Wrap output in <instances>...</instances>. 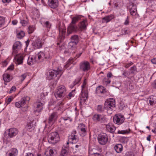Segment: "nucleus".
I'll return each instance as SVG.
<instances>
[{"mask_svg": "<svg viewBox=\"0 0 156 156\" xmlns=\"http://www.w3.org/2000/svg\"><path fill=\"white\" fill-rule=\"evenodd\" d=\"M71 41L77 44L79 41V37L77 35H74L71 37Z\"/></svg>", "mask_w": 156, "mask_h": 156, "instance_id": "f704fd0d", "label": "nucleus"}, {"mask_svg": "<svg viewBox=\"0 0 156 156\" xmlns=\"http://www.w3.org/2000/svg\"><path fill=\"white\" fill-rule=\"evenodd\" d=\"M21 44L19 41L16 42L13 44L12 54L14 56V58H33L34 57H30V56H29L28 55L24 53L19 54L16 53L17 50L21 48Z\"/></svg>", "mask_w": 156, "mask_h": 156, "instance_id": "f257e3e1", "label": "nucleus"}, {"mask_svg": "<svg viewBox=\"0 0 156 156\" xmlns=\"http://www.w3.org/2000/svg\"><path fill=\"white\" fill-rule=\"evenodd\" d=\"M27 76V73H25L22 75L21 76H19V77L21 81V82H23L25 79V78H26V76Z\"/></svg>", "mask_w": 156, "mask_h": 156, "instance_id": "8fccbe9b", "label": "nucleus"}, {"mask_svg": "<svg viewBox=\"0 0 156 156\" xmlns=\"http://www.w3.org/2000/svg\"><path fill=\"white\" fill-rule=\"evenodd\" d=\"M61 119L63 120L64 121L69 120L70 122H71L72 120V119L70 117H62L61 118Z\"/></svg>", "mask_w": 156, "mask_h": 156, "instance_id": "6e6d98bb", "label": "nucleus"}, {"mask_svg": "<svg viewBox=\"0 0 156 156\" xmlns=\"http://www.w3.org/2000/svg\"><path fill=\"white\" fill-rule=\"evenodd\" d=\"M25 128L28 131L31 132L34 129V126L32 123L29 122L27 124Z\"/></svg>", "mask_w": 156, "mask_h": 156, "instance_id": "c85d7f7f", "label": "nucleus"}, {"mask_svg": "<svg viewBox=\"0 0 156 156\" xmlns=\"http://www.w3.org/2000/svg\"><path fill=\"white\" fill-rule=\"evenodd\" d=\"M45 56L44 53L43 52L40 51L35 56L34 58H45Z\"/></svg>", "mask_w": 156, "mask_h": 156, "instance_id": "4c0bfd02", "label": "nucleus"}, {"mask_svg": "<svg viewBox=\"0 0 156 156\" xmlns=\"http://www.w3.org/2000/svg\"><path fill=\"white\" fill-rule=\"evenodd\" d=\"M75 59H69L67 62L66 66H69L71 64H73V65L76 64V62H74Z\"/></svg>", "mask_w": 156, "mask_h": 156, "instance_id": "c03bdc74", "label": "nucleus"}, {"mask_svg": "<svg viewBox=\"0 0 156 156\" xmlns=\"http://www.w3.org/2000/svg\"><path fill=\"white\" fill-rule=\"evenodd\" d=\"M77 132L75 130H73L70 135L68 137L69 141L72 142V143H76L78 141V139L76 135Z\"/></svg>", "mask_w": 156, "mask_h": 156, "instance_id": "9b49d317", "label": "nucleus"}, {"mask_svg": "<svg viewBox=\"0 0 156 156\" xmlns=\"http://www.w3.org/2000/svg\"><path fill=\"white\" fill-rule=\"evenodd\" d=\"M3 79L5 82H9L12 79V76L9 74L5 73L3 75Z\"/></svg>", "mask_w": 156, "mask_h": 156, "instance_id": "a878e982", "label": "nucleus"}, {"mask_svg": "<svg viewBox=\"0 0 156 156\" xmlns=\"http://www.w3.org/2000/svg\"><path fill=\"white\" fill-rule=\"evenodd\" d=\"M57 118V114L55 112L52 113L48 119V123L51 125H52L56 121Z\"/></svg>", "mask_w": 156, "mask_h": 156, "instance_id": "a211bd4d", "label": "nucleus"}, {"mask_svg": "<svg viewBox=\"0 0 156 156\" xmlns=\"http://www.w3.org/2000/svg\"><path fill=\"white\" fill-rule=\"evenodd\" d=\"M43 104L41 102H36L34 104V111L38 112H41L43 109Z\"/></svg>", "mask_w": 156, "mask_h": 156, "instance_id": "f3484780", "label": "nucleus"}, {"mask_svg": "<svg viewBox=\"0 0 156 156\" xmlns=\"http://www.w3.org/2000/svg\"><path fill=\"white\" fill-rule=\"evenodd\" d=\"M151 61L153 64H156V59H151Z\"/></svg>", "mask_w": 156, "mask_h": 156, "instance_id": "774afa93", "label": "nucleus"}, {"mask_svg": "<svg viewBox=\"0 0 156 156\" xmlns=\"http://www.w3.org/2000/svg\"><path fill=\"white\" fill-rule=\"evenodd\" d=\"M114 18V16L112 15H108L103 18L102 19V23H107L110 21Z\"/></svg>", "mask_w": 156, "mask_h": 156, "instance_id": "393cba45", "label": "nucleus"}, {"mask_svg": "<svg viewBox=\"0 0 156 156\" xmlns=\"http://www.w3.org/2000/svg\"><path fill=\"white\" fill-rule=\"evenodd\" d=\"M44 25L47 30H48L51 27V24L48 21H46L44 23Z\"/></svg>", "mask_w": 156, "mask_h": 156, "instance_id": "864d4df0", "label": "nucleus"}, {"mask_svg": "<svg viewBox=\"0 0 156 156\" xmlns=\"http://www.w3.org/2000/svg\"><path fill=\"white\" fill-rule=\"evenodd\" d=\"M99 143L101 145H105L108 141V137L105 133H102L99 134L98 137Z\"/></svg>", "mask_w": 156, "mask_h": 156, "instance_id": "423d86ee", "label": "nucleus"}, {"mask_svg": "<svg viewBox=\"0 0 156 156\" xmlns=\"http://www.w3.org/2000/svg\"><path fill=\"white\" fill-rule=\"evenodd\" d=\"M23 15L22 16L20 17V23L23 26H25L27 25L28 24V21L27 20H23V18L22 17Z\"/></svg>", "mask_w": 156, "mask_h": 156, "instance_id": "72a5a7b5", "label": "nucleus"}, {"mask_svg": "<svg viewBox=\"0 0 156 156\" xmlns=\"http://www.w3.org/2000/svg\"><path fill=\"white\" fill-rule=\"evenodd\" d=\"M14 69V65H11L9 66L7 69V70H12Z\"/></svg>", "mask_w": 156, "mask_h": 156, "instance_id": "0e129e2a", "label": "nucleus"}, {"mask_svg": "<svg viewBox=\"0 0 156 156\" xmlns=\"http://www.w3.org/2000/svg\"><path fill=\"white\" fill-rule=\"evenodd\" d=\"M132 6H133L132 5H129L128 8L130 11L131 14L133 16H135L136 15V6H135L133 9L132 8Z\"/></svg>", "mask_w": 156, "mask_h": 156, "instance_id": "bb28decb", "label": "nucleus"}, {"mask_svg": "<svg viewBox=\"0 0 156 156\" xmlns=\"http://www.w3.org/2000/svg\"><path fill=\"white\" fill-rule=\"evenodd\" d=\"M16 87L15 86H13L11 88L10 91H9V93H12L13 92L15 91L16 90Z\"/></svg>", "mask_w": 156, "mask_h": 156, "instance_id": "bf43d9fd", "label": "nucleus"}, {"mask_svg": "<svg viewBox=\"0 0 156 156\" xmlns=\"http://www.w3.org/2000/svg\"><path fill=\"white\" fill-rule=\"evenodd\" d=\"M24 35V32L23 31H21L17 34V37L18 38L21 39L22 38Z\"/></svg>", "mask_w": 156, "mask_h": 156, "instance_id": "09e8293b", "label": "nucleus"}, {"mask_svg": "<svg viewBox=\"0 0 156 156\" xmlns=\"http://www.w3.org/2000/svg\"><path fill=\"white\" fill-rule=\"evenodd\" d=\"M12 23L13 25H15L17 24L18 21L16 20H14L12 21Z\"/></svg>", "mask_w": 156, "mask_h": 156, "instance_id": "338daca9", "label": "nucleus"}, {"mask_svg": "<svg viewBox=\"0 0 156 156\" xmlns=\"http://www.w3.org/2000/svg\"><path fill=\"white\" fill-rule=\"evenodd\" d=\"M115 101L113 98H110L105 101L104 104V108L107 111H112L115 107Z\"/></svg>", "mask_w": 156, "mask_h": 156, "instance_id": "39448f33", "label": "nucleus"}, {"mask_svg": "<svg viewBox=\"0 0 156 156\" xmlns=\"http://www.w3.org/2000/svg\"><path fill=\"white\" fill-rule=\"evenodd\" d=\"M12 100V99L11 97H9L7 100V101L8 102L7 104H9Z\"/></svg>", "mask_w": 156, "mask_h": 156, "instance_id": "69168bd1", "label": "nucleus"}, {"mask_svg": "<svg viewBox=\"0 0 156 156\" xmlns=\"http://www.w3.org/2000/svg\"><path fill=\"white\" fill-rule=\"evenodd\" d=\"M96 92L97 94H100L101 95H103L105 94L106 90L102 86H99L97 87L96 89Z\"/></svg>", "mask_w": 156, "mask_h": 156, "instance_id": "dca6fc26", "label": "nucleus"}, {"mask_svg": "<svg viewBox=\"0 0 156 156\" xmlns=\"http://www.w3.org/2000/svg\"><path fill=\"white\" fill-rule=\"evenodd\" d=\"M87 127L83 123H80L78 125L77 129L82 136H85L87 134Z\"/></svg>", "mask_w": 156, "mask_h": 156, "instance_id": "1a4fd4ad", "label": "nucleus"}, {"mask_svg": "<svg viewBox=\"0 0 156 156\" xmlns=\"http://www.w3.org/2000/svg\"><path fill=\"white\" fill-rule=\"evenodd\" d=\"M92 118L94 121L101 123H104L106 121L105 117L100 114H94L93 115Z\"/></svg>", "mask_w": 156, "mask_h": 156, "instance_id": "6e6552de", "label": "nucleus"}, {"mask_svg": "<svg viewBox=\"0 0 156 156\" xmlns=\"http://www.w3.org/2000/svg\"><path fill=\"white\" fill-rule=\"evenodd\" d=\"M53 150L50 148H47L44 152V154L46 156H53Z\"/></svg>", "mask_w": 156, "mask_h": 156, "instance_id": "c756f323", "label": "nucleus"}, {"mask_svg": "<svg viewBox=\"0 0 156 156\" xmlns=\"http://www.w3.org/2000/svg\"><path fill=\"white\" fill-rule=\"evenodd\" d=\"M130 130L129 129H126L125 130H119L118 132V133L119 134H128L129 133Z\"/></svg>", "mask_w": 156, "mask_h": 156, "instance_id": "79ce46f5", "label": "nucleus"}, {"mask_svg": "<svg viewBox=\"0 0 156 156\" xmlns=\"http://www.w3.org/2000/svg\"><path fill=\"white\" fill-rule=\"evenodd\" d=\"M62 74V71L60 69H58L57 71L51 70L47 73V78L48 80H51L55 78L58 75H59L60 76Z\"/></svg>", "mask_w": 156, "mask_h": 156, "instance_id": "20e7f679", "label": "nucleus"}, {"mask_svg": "<svg viewBox=\"0 0 156 156\" xmlns=\"http://www.w3.org/2000/svg\"><path fill=\"white\" fill-rule=\"evenodd\" d=\"M99 151L96 148H89V156H101L98 153Z\"/></svg>", "mask_w": 156, "mask_h": 156, "instance_id": "4468645a", "label": "nucleus"}, {"mask_svg": "<svg viewBox=\"0 0 156 156\" xmlns=\"http://www.w3.org/2000/svg\"><path fill=\"white\" fill-rule=\"evenodd\" d=\"M75 94V90H73L69 93L68 95L67 96V98L69 99H70L72 97H74Z\"/></svg>", "mask_w": 156, "mask_h": 156, "instance_id": "a19ab883", "label": "nucleus"}, {"mask_svg": "<svg viewBox=\"0 0 156 156\" xmlns=\"http://www.w3.org/2000/svg\"><path fill=\"white\" fill-rule=\"evenodd\" d=\"M81 16H76L72 18V21L71 24H73L76 23L80 20V19Z\"/></svg>", "mask_w": 156, "mask_h": 156, "instance_id": "7c9ffc66", "label": "nucleus"}, {"mask_svg": "<svg viewBox=\"0 0 156 156\" xmlns=\"http://www.w3.org/2000/svg\"><path fill=\"white\" fill-rule=\"evenodd\" d=\"M124 116L119 114L115 115L113 118L114 122L117 125L121 124L124 122Z\"/></svg>", "mask_w": 156, "mask_h": 156, "instance_id": "0eeeda50", "label": "nucleus"}, {"mask_svg": "<svg viewBox=\"0 0 156 156\" xmlns=\"http://www.w3.org/2000/svg\"><path fill=\"white\" fill-rule=\"evenodd\" d=\"M34 30V27L32 26H29L28 27V32L29 34H30L33 33Z\"/></svg>", "mask_w": 156, "mask_h": 156, "instance_id": "5fc2aeb1", "label": "nucleus"}, {"mask_svg": "<svg viewBox=\"0 0 156 156\" xmlns=\"http://www.w3.org/2000/svg\"><path fill=\"white\" fill-rule=\"evenodd\" d=\"M25 104H24V102H23L21 99L20 101L16 102L15 103V105L16 107L18 108H20L23 106Z\"/></svg>", "mask_w": 156, "mask_h": 156, "instance_id": "e433bc0d", "label": "nucleus"}, {"mask_svg": "<svg viewBox=\"0 0 156 156\" xmlns=\"http://www.w3.org/2000/svg\"><path fill=\"white\" fill-rule=\"evenodd\" d=\"M149 102L151 105H153L156 103V96H152L150 97Z\"/></svg>", "mask_w": 156, "mask_h": 156, "instance_id": "473e14b6", "label": "nucleus"}, {"mask_svg": "<svg viewBox=\"0 0 156 156\" xmlns=\"http://www.w3.org/2000/svg\"><path fill=\"white\" fill-rule=\"evenodd\" d=\"M88 25V23L86 20H84L80 22L78 25V31H82L86 29Z\"/></svg>", "mask_w": 156, "mask_h": 156, "instance_id": "2eb2a0df", "label": "nucleus"}, {"mask_svg": "<svg viewBox=\"0 0 156 156\" xmlns=\"http://www.w3.org/2000/svg\"><path fill=\"white\" fill-rule=\"evenodd\" d=\"M136 69V67L135 66H133L130 68V73H133L134 72L137 71Z\"/></svg>", "mask_w": 156, "mask_h": 156, "instance_id": "603ef678", "label": "nucleus"}, {"mask_svg": "<svg viewBox=\"0 0 156 156\" xmlns=\"http://www.w3.org/2000/svg\"><path fill=\"white\" fill-rule=\"evenodd\" d=\"M69 144V142H67L66 146L64 145L63 147L60 155L61 156H66L68 150Z\"/></svg>", "mask_w": 156, "mask_h": 156, "instance_id": "b1692460", "label": "nucleus"}, {"mask_svg": "<svg viewBox=\"0 0 156 156\" xmlns=\"http://www.w3.org/2000/svg\"><path fill=\"white\" fill-rule=\"evenodd\" d=\"M18 133L17 129L16 128H12L9 129L8 136L11 138L16 136Z\"/></svg>", "mask_w": 156, "mask_h": 156, "instance_id": "6ab92c4d", "label": "nucleus"}, {"mask_svg": "<svg viewBox=\"0 0 156 156\" xmlns=\"http://www.w3.org/2000/svg\"><path fill=\"white\" fill-rule=\"evenodd\" d=\"M44 43L39 38H37L32 44L35 49H39L42 48Z\"/></svg>", "mask_w": 156, "mask_h": 156, "instance_id": "f8f14e48", "label": "nucleus"}, {"mask_svg": "<svg viewBox=\"0 0 156 156\" xmlns=\"http://www.w3.org/2000/svg\"><path fill=\"white\" fill-rule=\"evenodd\" d=\"M21 99L25 105L27 103H28L30 100V97L28 96H24Z\"/></svg>", "mask_w": 156, "mask_h": 156, "instance_id": "58836bf2", "label": "nucleus"}, {"mask_svg": "<svg viewBox=\"0 0 156 156\" xmlns=\"http://www.w3.org/2000/svg\"><path fill=\"white\" fill-rule=\"evenodd\" d=\"M104 107L101 105H98L97 108V110L99 112H102L104 111Z\"/></svg>", "mask_w": 156, "mask_h": 156, "instance_id": "3c124183", "label": "nucleus"}, {"mask_svg": "<svg viewBox=\"0 0 156 156\" xmlns=\"http://www.w3.org/2000/svg\"><path fill=\"white\" fill-rule=\"evenodd\" d=\"M66 94L67 89L66 87L64 86L60 85L56 89L55 95L57 99H61L63 100Z\"/></svg>", "mask_w": 156, "mask_h": 156, "instance_id": "f03ea898", "label": "nucleus"}, {"mask_svg": "<svg viewBox=\"0 0 156 156\" xmlns=\"http://www.w3.org/2000/svg\"><path fill=\"white\" fill-rule=\"evenodd\" d=\"M103 82L106 83H109L111 82V80L108 77L104 78L103 80Z\"/></svg>", "mask_w": 156, "mask_h": 156, "instance_id": "13d9d810", "label": "nucleus"}, {"mask_svg": "<svg viewBox=\"0 0 156 156\" xmlns=\"http://www.w3.org/2000/svg\"><path fill=\"white\" fill-rule=\"evenodd\" d=\"M60 140V137L57 132L51 133L48 136V140L49 143L55 144Z\"/></svg>", "mask_w": 156, "mask_h": 156, "instance_id": "7ed1b4c3", "label": "nucleus"}, {"mask_svg": "<svg viewBox=\"0 0 156 156\" xmlns=\"http://www.w3.org/2000/svg\"><path fill=\"white\" fill-rule=\"evenodd\" d=\"M125 156H134V154L131 152H127Z\"/></svg>", "mask_w": 156, "mask_h": 156, "instance_id": "680f3d73", "label": "nucleus"}, {"mask_svg": "<svg viewBox=\"0 0 156 156\" xmlns=\"http://www.w3.org/2000/svg\"><path fill=\"white\" fill-rule=\"evenodd\" d=\"M90 64L89 62L87 61L81 62L80 64V68L84 72H87L90 69Z\"/></svg>", "mask_w": 156, "mask_h": 156, "instance_id": "9d476101", "label": "nucleus"}, {"mask_svg": "<svg viewBox=\"0 0 156 156\" xmlns=\"http://www.w3.org/2000/svg\"><path fill=\"white\" fill-rule=\"evenodd\" d=\"M23 59H14V62L17 65L21 64L23 62Z\"/></svg>", "mask_w": 156, "mask_h": 156, "instance_id": "de8ad7c7", "label": "nucleus"}, {"mask_svg": "<svg viewBox=\"0 0 156 156\" xmlns=\"http://www.w3.org/2000/svg\"><path fill=\"white\" fill-rule=\"evenodd\" d=\"M78 31V28L70 23L67 29V33L68 34H70L73 32H76Z\"/></svg>", "mask_w": 156, "mask_h": 156, "instance_id": "ddd939ff", "label": "nucleus"}, {"mask_svg": "<svg viewBox=\"0 0 156 156\" xmlns=\"http://www.w3.org/2000/svg\"><path fill=\"white\" fill-rule=\"evenodd\" d=\"M87 81L86 79L83 81V85L82 86V90H87V87L86 86Z\"/></svg>", "mask_w": 156, "mask_h": 156, "instance_id": "49530a36", "label": "nucleus"}, {"mask_svg": "<svg viewBox=\"0 0 156 156\" xmlns=\"http://www.w3.org/2000/svg\"><path fill=\"white\" fill-rule=\"evenodd\" d=\"M81 145L80 143H78L76 144H74L73 147V148L74 151V152H76L79 151L80 149Z\"/></svg>", "mask_w": 156, "mask_h": 156, "instance_id": "2f4dec72", "label": "nucleus"}, {"mask_svg": "<svg viewBox=\"0 0 156 156\" xmlns=\"http://www.w3.org/2000/svg\"><path fill=\"white\" fill-rule=\"evenodd\" d=\"M82 95L81 97V101H85L87 100L88 97V93L87 90H82Z\"/></svg>", "mask_w": 156, "mask_h": 156, "instance_id": "4be33fe9", "label": "nucleus"}, {"mask_svg": "<svg viewBox=\"0 0 156 156\" xmlns=\"http://www.w3.org/2000/svg\"><path fill=\"white\" fill-rule=\"evenodd\" d=\"M5 18L4 17L0 16V27L3 26L5 23Z\"/></svg>", "mask_w": 156, "mask_h": 156, "instance_id": "a18cd8bd", "label": "nucleus"}, {"mask_svg": "<svg viewBox=\"0 0 156 156\" xmlns=\"http://www.w3.org/2000/svg\"><path fill=\"white\" fill-rule=\"evenodd\" d=\"M18 154V150L16 148H11L6 153L7 156H17Z\"/></svg>", "mask_w": 156, "mask_h": 156, "instance_id": "aec40b11", "label": "nucleus"}, {"mask_svg": "<svg viewBox=\"0 0 156 156\" xmlns=\"http://www.w3.org/2000/svg\"><path fill=\"white\" fill-rule=\"evenodd\" d=\"M77 44L76 43L73 42V41H71L68 44V48L70 49H74L76 48V46Z\"/></svg>", "mask_w": 156, "mask_h": 156, "instance_id": "c9c22d12", "label": "nucleus"}, {"mask_svg": "<svg viewBox=\"0 0 156 156\" xmlns=\"http://www.w3.org/2000/svg\"><path fill=\"white\" fill-rule=\"evenodd\" d=\"M48 4L49 6L52 8H55L58 6V0H48Z\"/></svg>", "mask_w": 156, "mask_h": 156, "instance_id": "412c9836", "label": "nucleus"}, {"mask_svg": "<svg viewBox=\"0 0 156 156\" xmlns=\"http://www.w3.org/2000/svg\"><path fill=\"white\" fill-rule=\"evenodd\" d=\"M81 80V78L80 77H78L76 78L74 81V85H76L78 84L80 81Z\"/></svg>", "mask_w": 156, "mask_h": 156, "instance_id": "4d7b16f0", "label": "nucleus"}, {"mask_svg": "<svg viewBox=\"0 0 156 156\" xmlns=\"http://www.w3.org/2000/svg\"><path fill=\"white\" fill-rule=\"evenodd\" d=\"M114 148L116 152L119 153L122 150V146L121 144H118L115 146Z\"/></svg>", "mask_w": 156, "mask_h": 156, "instance_id": "cd10ccee", "label": "nucleus"}, {"mask_svg": "<svg viewBox=\"0 0 156 156\" xmlns=\"http://www.w3.org/2000/svg\"><path fill=\"white\" fill-rule=\"evenodd\" d=\"M59 35L62 37L64 36L65 33V30L62 28L61 27H59Z\"/></svg>", "mask_w": 156, "mask_h": 156, "instance_id": "ea45409f", "label": "nucleus"}, {"mask_svg": "<svg viewBox=\"0 0 156 156\" xmlns=\"http://www.w3.org/2000/svg\"><path fill=\"white\" fill-rule=\"evenodd\" d=\"M37 62L36 59H27V63L30 65H32Z\"/></svg>", "mask_w": 156, "mask_h": 156, "instance_id": "37998d69", "label": "nucleus"}, {"mask_svg": "<svg viewBox=\"0 0 156 156\" xmlns=\"http://www.w3.org/2000/svg\"><path fill=\"white\" fill-rule=\"evenodd\" d=\"M106 129L109 132L113 133L114 132L115 129V127L112 123H109L106 125Z\"/></svg>", "mask_w": 156, "mask_h": 156, "instance_id": "5701e85b", "label": "nucleus"}, {"mask_svg": "<svg viewBox=\"0 0 156 156\" xmlns=\"http://www.w3.org/2000/svg\"><path fill=\"white\" fill-rule=\"evenodd\" d=\"M133 64V62H129L128 63H126L125 66V67L128 68H129V66H131Z\"/></svg>", "mask_w": 156, "mask_h": 156, "instance_id": "052dcab7", "label": "nucleus"}, {"mask_svg": "<svg viewBox=\"0 0 156 156\" xmlns=\"http://www.w3.org/2000/svg\"><path fill=\"white\" fill-rule=\"evenodd\" d=\"M152 86L153 88L156 89V80H155L153 83H152Z\"/></svg>", "mask_w": 156, "mask_h": 156, "instance_id": "e2e57ef3", "label": "nucleus"}]
</instances>
